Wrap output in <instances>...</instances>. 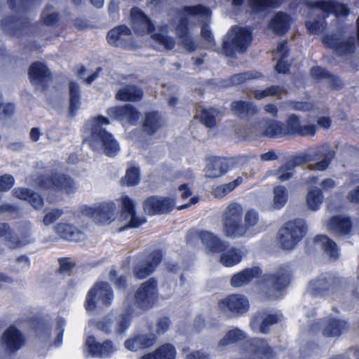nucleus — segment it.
<instances>
[{"instance_id": "nucleus-1", "label": "nucleus", "mask_w": 359, "mask_h": 359, "mask_svg": "<svg viewBox=\"0 0 359 359\" xmlns=\"http://www.w3.org/2000/svg\"><path fill=\"white\" fill-rule=\"evenodd\" d=\"M238 344L241 358L236 359H271L272 351L263 339H249L245 332L238 328L229 330L218 341L217 349L223 351L228 346Z\"/></svg>"}, {"instance_id": "nucleus-2", "label": "nucleus", "mask_w": 359, "mask_h": 359, "mask_svg": "<svg viewBox=\"0 0 359 359\" xmlns=\"http://www.w3.org/2000/svg\"><path fill=\"white\" fill-rule=\"evenodd\" d=\"M180 19L176 27V33L181 39L182 46L188 51H194L196 46L188 34L187 26L191 22L203 23L208 21L211 15L210 10L201 5L184 6L179 12Z\"/></svg>"}, {"instance_id": "nucleus-3", "label": "nucleus", "mask_w": 359, "mask_h": 359, "mask_svg": "<svg viewBox=\"0 0 359 359\" xmlns=\"http://www.w3.org/2000/svg\"><path fill=\"white\" fill-rule=\"evenodd\" d=\"M108 124L109 120L102 116H97L88 122L91 130L89 145L95 151L114 156L119 152L120 146L113 135L102 128V126Z\"/></svg>"}, {"instance_id": "nucleus-4", "label": "nucleus", "mask_w": 359, "mask_h": 359, "mask_svg": "<svg viewBox=\"0 0 359 359\" xmlns=\"http://www.w3.org/2000/svg\"><path fill=\"white\" fill-rule=\"evenodd\" d=\"M306 6L311 9L312 15H322L318 20H309L306 22L308 31L313 34L321 33L325 29L324 19L330 13L337 17H346L351 13L346 5L340 4L334 0H320L318 1H308Z\"/></svg>"}, {"instance_id": "nucleus-5", "label": "nucleus", "mask_w": 359, "mask_h": 359, "mask_svg": "<svg viewBox=\"0 0 359 359\" xmlns=\"http://www.w3.org/2000/svg\"><path fill=\"white\" fill-rule=\"evenodd\" d=\"M334 155L335 153L330 150L327 145H320L294 156L287 163L294 170L297 166L316 161L315 163L308 165L306 169L324 171L330 166Z\"/></svg>"}, {"instance_id": "nucleus-6", "label": "nucleus", "mask_w": 359, "mask_h": 359, "mask_svg": "<svg viewBox=\"0 0 359 359\" xmlns=\"http://www.w3.org/2000/svg\"><path fill=\"white\" fill-rule=\"evenodd\" d=\"M16 16H6L1 21L3 31L9 36H20L30 30V20L22 13L28 8L29 0H8Z\"/></svg>"}, {"instance_id": "nucleus-7", "label": "nucleus", "mask_w": 359, "mask_h": 359, "mask_svg": "<svg viewBox=\"0 0 359 359\" xmlns=\"http://www.w3.org/2000/svg\"><path fill=\"white\" fill-rule=\"evenodd\" d=\"M27 182L50 192L61 191L69 194L76 189L75 182L69 177L50 171L40 173L36 178L28 177Z\"/></svg>"}, {"instance_id": "nucleus-8", "label": "nucleus", "mask_w": 359, "mask_h": 359, "mask_svg": "<svg viewBox=\"0 0 359 359\" xmlns=\"http://www.w3.org/2000/svg\"><path fill=\"white\" fill-rule=\"evenodd\" d=\"M251 41V33L245 28L233 27L223 40V52L227 57H233L236 52H244Z\"/></svg>"}, {"instance_id": "nucleus-9", "label": "nucleus", "mask_w": 359, "mask_h": 359, "mask_svg": "<svg viewBox=\"0 0 359 359\" xmlns=\"http://www.w3.org/2000/svg\"><path fill=\"white\" fill-rule=\"evenodd\" d=\"M305 221L302 219L289 221L279 230L278 240L285 250L292 249L306 233Z\"/></svg>"}, {"instance_id": "nucleus-10", "label": "nucleus", "mask_w": 359, "mask_h": 359, "mask_svg": "<svg viewBox=\"0 0 359 359\" xmlns=\"http://www.w3.org/2000/svg\"><path fill=\"white\" fill-rule=\"evenodd\" d=\"M341 280L332 273H323L310 281L307 294L311 297L324 296L332 294L341 288Z\"/></svg>"}, {"instance_id": "nucleus-11", "label": "nucleus", "mask_w": 359, "mask_h": 359, "mask_svg": "<svg viewBox=\"0 0 359 359\" xmlns=\"http://www.w3.org/2000/svg\"><path fill=\"white\" fill-rule=\"evenodd\" d=\"M114 299V294L107 282L97 283L88 292L85 306L87 311L94 310L97 306H109Z\"/></svg>"}, {"instance_id": "nucleus-12", "label": "nucleus", "mask_w": 359, "mask_h": 359, "mask_svg": "<svg viewBox=\"0 0 359 359\" xmlns=\"http://www.w3.org/2000/svg\"><path fill=\"white\" fill-rule=\"evenodd\" d=\"M221 312L227 317L234 318L245 313L249 309V301L242 294H230L218 303Z\"/></svg>"}, {"instance_id": "nucleus-13", "label": "nucleus", "mask_w": 359, "mask_h": 359, "mask_svg": "<svg viewBox=\"0 0 359 359\" xmlns=\"http://www.w3.org/2000/svg\"><path fill=\"white\" fill-rule=\"evenodd\" d=\"M201 241L210 251L213 252H223L227 244L225 241L220 240L216 235L208 231H199L191 229L187 234V241L195 245Z\"/></svg>"}, {"instance_id": "nucleus-14", "label": "nucleus", "mask_w": 359, "mask_h": 359, "mask_svg": "<svg viewBox=\"0 0 359 359\" xmlns=\"http://www.w3.org/2000/svg\"><path fill=\"white\" fill-rule=\"evenodd\" d=\"M132 309L128 307L125 311L116 316L114 319L105 318L97 321L96 327L105 333H109L114 328L118 334H123L130 325Z\"/></svg>"}, {"instance_id": "nucleus-15", "label": "nucleus", "mask_w": 359, "mask_h": 359, "mask_svg": "<svg viewBox=\"0 0 359 359\" xmlns=\"http://www.w3.org/2000/svg\"><path fill=\"white\" fill-rule=\"evenodd\" d=\"M116 205L113 202L102 203L99 205L89 207L84 206L81 208V212L93 219L100 224H110L114 219Z\"/></svg>"}, {"instance_id": "nucleus-16", "label": "nucleus", "mask_w": 359, "mask_h": 359, "mask_svg": "<svg viewBox=\"0 0 359 359\" xmlns=\"http://www.w3.org/2000/svg\"><path fill=\"white\" fill-rule=\"evenodd\" d=\"M158 298L157 282L150 278L141 284L135 293L136 304L142 309L146 310L153 306Z\"/></svg>"}, {"instance_id": "nucleus-17", "label": "nucleus", "mask_w": 359, "mask_h": 359, "mask_svg": "<svg viewBox=\"0 0 359 359\" xmlns=\"http://www.w3.org/2000/svg\"><path fill=\"white\" fill-rule=\"evenodd\" d=\"M290 280V271L287 266H280L273 275L267 276L265 280L271 288L266 292L269 298H278L280 292L288 285Z\"/></svg>"}, {"instance_id": "nucleus-18", "label": "nucleus", "mask_w": 359, "mask_h": 359, "mask_svg": "<svg viewBox=\"0 0 359 359\" xmlns=\"http://www.w3.org/2000/svg\"><path fill=\"white\" fill-rule=\"evenodd\" d=\"M85 349L92 357L100 358H109L118 350L111 340L98 342L93 336L86 338Z\"/></svg>"}, {"instance_id": "nucleus-19", "label": "nucleus", "mask_w": 359, "mask_h": 359, "mask_svg": "<svg viewBox=\"0 0 359 359\" xmlns=\"http://www.w3.org/2000/svg\"><path fill=\"white\" fill-rule=\"evenodd\" d=\"M121 218L125 220L126 223L121 228L122 230L126 228H137L146 222L144 217L136 215L135 212V205L131 198L128 196H122L121 198Z\"/></svg>"}, {"instance_id": "nucleus-20", "label": "nucleus", "mask_w": 359, "mask_h": 359, "mask_svg": "<svg viewBox=\"0 0 359 359\" xmlns=\"http://www.w3.org/2000/svg\"><path fill=\"white\" fill-rule=\"evenodd\" d=\"M162 260L160 251H154L149 254L144 260L141 261L133 269L135 278L144 279L154 273Z\"/></svg>"}, {"instance_id": "nucleus-21", "label": "nucleus", "mask_w": 359, "mask_h": 359, "mask_svg": "<svg viewBox=\"0 0 359 359\" xmlns=\"http://www.w3.org/2000/svg\"><path fill=\"white\" fill-rule=\"evenodd\" d=\"M20 231V237H18L11 228V232L6 234L5 244L10 249H16L34 241V238L31 235V224L29 222L23 224Z\"/></svg>"}, {"instance_id": "nucleus-22", "label": "nucleus", "mask_w": 359, "mask_h": 359, "mask_svg": "<svg viewBox=\"0 0 359 359\" xmlns=\"http://www.w3.org/2000/svg\"><path fill=\"white\" fill-rule=\"evenodd\" d=\"M323 43L328 48L334 49L337 54L341 56L350 55L355 49L353 37L340 39L334 35H326L323 39Z\"/></svg>"}, {"instance_id": "nucleus-23", "label": "nucleus", "mask_w": 359, "mask_h": 359, "mask_svg": "<svg viewBox=\"0 0 359 359\" xmlns=\"http://www.w3.org/2000/svg\"><path fill=\"white\" fill-rule=\"evenodd\" d=\"M257 137L280 138L284 137L283 123L271 119H262L253 126Z\"/></svg>"}, {"instance_id": "nucleus-24", "label": "nucleus", "mask_w": 359, "mask_h": 359, "mask_svg": "<svg viewBox=\"0 0 359 359\" xmlns=\"http://www.w3.org/2000/svg\"><path fill=\"white\" fill-rule=\"evenodd\" d=\"M281 316L278 313H268L265 311L257 313L252 319L250 327L254 332L267 334L271 327L278 323Z\"/></svg>"}, {"instance_id": "nucleus-25", "label": "nucleus", "mask_w": 359, "mask_h": 359, "mask_svg": "<svg viewBox=\"0 0 359 359\" xmlns=\"http://www.w3.org/2000/svg\"><path fill=\"white\" fill-rule=\"evenodd\" d=\"M130 19L132 27L137 34H150L154 30L153 22L138 8L131 9Z\"/></svg>"}, {"instance_id": "nucleus-26", "label": "nucleus", "mask_w": 359, "mask_h": 359, "mask_svg": "<svg viewBox=\"0 0 359 359\" xmlns=\"http://www.w3.org/2000/svg\"><path fill=\"white\" fill-rule=\"evenodd\" d=\"M175 205L172 199L151 196L147 198L144 203V210L149 215L167 214L170 212Z\"/></svg>"}, {"instance_id": "nucleus-27", "label": "nucleus", "mask_w": 359, "mask_h": 359, "mask_svg": "<svg viewBox=\"0 0 359 359\" xmlns=\"http://www.w3.org/2000/svg\"><path fill=\"white\" fill-rule=\"evenodd\" d=\"M107 115L114 119L125 121L130 125L136 124L140 118L139 111L130 104L109 108Z\"/></svg>"}, {"instance_id": "nucleus-28", "label": "nucleus", "mask_w": 359, "mask_h": 359, "mask_svg": "<svg viewBox=\"0 0 359 359\" xmlns=\"http://www.w3.org/2000/svg\"><path fill=\"white\" fill-rule=\"evenodd\" d=\"M156 341V337L152 332H142L126 339L124 347L130 351H137L141 349L149 348Z\"/></svg>"}, {"instance_id": "nucleus-29", "label": "nucleus", "mask_w": 359, "mask_h": 359, "mask_svg": "<svg viewBox=\"0 0 359 359\" xmlns=\"http://www.w3.org/2000/svg\"><path fill=\"white\" fill-rule=\"evenodd\" d=\"M350 330L349 324L339 318H329L324 321L322 334L325 337L336 338L346 333Z\"/></svg>"}, {"instance_id": "nucleus-30", "label": "nucleus", "mask_w": 359, "mask_h": 359, "mask_svg": "<svg viewBox=\"0 0 359 359\" xmlns=\"http://www.w3.org/2000/svg\"><path fill=\"white\" fill-rule=\"evenodd\" d=\"M29 75L32 83L39 90H43L50 80V73L44 64L38 62L30 66Z\"/></svg>"}, {"instance_id": "nucleus-31", "label": "nucleus", "mask_w": 359, "mask_h": 359, "mask_svg": "<svg viewBox=\"0 0 359 359\" xmlns=\"http://www.w3.org/2000/svg\"><path fill=\"white\" fill-rule=\"evenodd\" d=\"M2 341L8 351L15 352L25 344V337L14 326L9 327L4 333Z\"/></svg>"}, {"instance_id": "nucleus-32", "label": "nucleus", "mask_w": 359, "mask_h": 359, "mask_svg": "<svg viewBox=\"0 0 359 359\" xmlns=\"http://www.w3.org/2000/svg\"><path fill=\"white\" fill-rule=\"evenodd\" d=\"M54 231L61 238L70 241L79 242L86 238L83 231L68 223H57L54 226Z\"/></svg>"}, {"instance_id": "nucleus-33", "label": "nucleus", "mask_w": 359, "mask_h": 359, "mask_svg": "<svg viewBox=\"0 0 359 359\" xmlns=\"http://www.w3.org/2000/svg\"><path fill=\"white\" fill-rule=\"evenodd\" d=\"M131 36L130 29L126 25H120L109 31L107 39L110 45L123 46Z\"/></svg>"}, {"instance_id": "nucleus-34", "label": "nucleus", "mask_w": 359, "mask_h": 359, "mask_svg": "<svg viewBox=\"0 0 359 359\" xmlns=\"http://www.w3.org/2000/svg\"><path fill=\"white\" fill-rule=\"evenodd\" d=\"M261 274L259 267L248 268L236 274L231 278V285L233 287H239L248 284L253 279L258 278Z\"/></svg>"}, {"instance_id": "nucleus-35", "label": "nucleus", "mask_w": 359, "mask_h": 359, "mask_svg": "<svg viewBox=\"0 0 359 359\" xmlns=\"http://www.w3.org/2000/svg\"><path fill=\"white\" fill-rule=\"evenodd\" d=\"M290 22V18L287 14L278 12L271 20L269 24V28L271 29L274 34L282 36L289 29Z\"/></svg>"}, {"instance_id": "nucleus-36", "label": "nucleus", "mask_w": 359, "mask_h": 359, "mask_svg": "<svg viewBox=\"0 0 359 359\" xmlns=\"http://www.w3.org/2000/svg\"><path fill=\"white\" fill-rule=\"evenodd\" d=\"M13 193L15 197L27 201L36 210L43 207V201L41 196L29 189L15 188Z\"/></svg>"}, {"instance_id": "nucleus-37", "label": "nucleus", "mask_w": 359, "mask_h": 359, "mask_svg": "<svg viewBox=\"0 0 359 359\" xmlns=\"http://www.w3.org/2000/svg\"><path fill=\"white\" fill-rule=\"evenodd\" d=\"M142 90L137 86L128 85L121 88L116 94V98L121 101L138 102L143 97Z\"/></svg>"}, {"instance_id": "nucleus-38", "label": "nucleus", "mask_w": 359, "mask_h": 359, "mask_svg": "<svg viewBox=\"0 0 359 359\" xmlns=\"http://www.w3.org/2000/svg\"><path fill=\"white\" fill-rule=\"evenodd\" d=\"M229 169V165L225 159L214 158L208 163L205 170V176L209 178H217L224 175Z\"/></svg>"}, {"instance_id": "nucleus-39", "label": "nucleus", "mask_w": 359, "mask_h": 359, "mask_svg": "<svg viewBox=\"0 0 359 359\" xmlns=\"http://www.w3.org/2000/svg\"><path fill=\"white\" fill-rule=\"evenodd\" d=\"M231 108L233 114L241 118H248L259 112V109L255 104L241 100L233 102Z\"/></svg>"}, {"instance_id": "nucleus-40", "label": "nucleus", "mask_w": 359, "mask_h": 359, "mask_svg": "<svg viewBox=\"0 0 359 359\" xmlns=\"http://www.w3.org/2000/svg\"><path fill=\"white\" fill-rule=\"evenodd\" d=\"M222 232L224 236L233 239L249 236L242 220L224 223Z\"/></svg>"}, {"instance_id": "nucleus-41", "label": "nucleus", "mask_w": 359, "mask_h": 359, "mask_svg": "<svg viewBox=\"0 0 359 359\" xmlns=\"http://www.w3.org/2000/svg\"><path fill=\"white\" fill-rule=\"evenodd\" d=\"M316 247L320 248L330 258L337 259L339 257L338 248L336 243L327 236H317L314 238Z\"/></svg>"}, {"instance_id": "nucleus-42", "label": "nucleus", "mask_w": 359, "mask_h": 359, "mask_svg": "<svg viewBox=\"0 0 359 359\" xmlns=\"http://www.w3.org/2000/svg\"><path fill=\"white\" fill-rule=\"evenodd\" d=\"M351 222L348 217L340 215L332 217L327 224L330 230L344 235L351 231Z\"/></svg>"}, {"instance_id": "nucleus-43", "label": "nucleus", "mask_w": 359, "mask_h": 359, "mask_svg": "<svg viewBox=\"0 0 359 359\" xmlns=\"http://www.w3.org/2000/svg\"><path fill=\"white\" fill-rule=\"evenodd\" d=\"M219 259L220 263L226 266L231 267L239 264L243 257V252L241 249L236 248H226L223 250Z\"/></svg>"}, {"instance_id": "nucleus-44", "label": "nucleus", "mask_w": 359, "mask_h": 359, "mask_svg": "<svg viewBox=\"0 0 359 359\" xmlns=\"http://www.w3.org/2000/svg\"><path fill=\"white\" fill-rule=\"evenodd\" d=\"M323 201L322 190L318 187H311L309 189L306 196V204L311 211L320 209Z\"/></svg>"}, {"instance_id": "nucleus-45", "label": "nucleus", "mask_w": 359, "mask_h": 359, "mask_svg": "<svg viewBox=\"0 0 359 359\" xmlns=\"http://www.w3.org/2000/svg\"><path fill=\"white\" fill-rule=\"evenodd\" d=\"M243 209L242 206L236 203L229 204L223 212L222 224L242 220Z\"/></svg>"}, {"instance_id": "nucleus-46", "label": "nucleus", "mask_w": 359, "mask_h": 359, "mask_svg": "<svg viewBox=\"0 0 359 359\" xmlns=\"http://www.w3.org/2000/svg\"><path fill=\"white\" fill-rule=\"evenodd\" d=\"M163 125L160 114L158 112H149L145 114L143 123L144 130L149 133H154Z\"/></svg>"}, {"instance_id": "nucleus-47", "label": "nucleus", "mask_w": 359, "mask_h": 359, "mask_svg": "<svg viewBox=\"0 0 359 359\" xmlns=\"http://www.w3.org/2000/svg\"><path fill=\"white\" fill-rule=\"evenodd\" d=\"M287 40L283 41L278 45L277 48L274 52L275 55L280 57L278 62L276 65V69L279 73H286L289 69V65L286 61H285V58L287 57Z\"/></svg>"}, {"instance_id": "nucleus-48", "label": "nucleus", "mask_w": 359, "mask_h": 359, "mask_svg": "<svg viewBox=\"0 0 359 359\" xmlns=\"http://www.w3.org/2000/svg\"><path fill=\"white\" fill-rule=\"evenodd\" d=\"M69 114L74 116L80 106V90L77 83L71 81L69 83Z\"/></svg>"}, {"instance_id": "nucleus-49", "label": "nucleus", "mask_w": 359, "mask_h": 359, "mask_svg": "<svg viewBox=\"0 0 359 359\" xmlns=\"http://www.w3.org/2000/svg\"><path fill=\"white\" fill-rule=\"evenodd\" d=\"M243 179L242 177H238L235 180L216 187L212 190V195L215 198H222L232 191L236 187L242 184Z\"/></svg>"}, {"instance_id": "nucleus-50", "label": "nucleus", "mask_w": 359, "mask_h": 359, "mask_svg": "<svg viewBox=\"0 0 359 359\" xmlns=\"http://www.w3.org/2000/svg\"><path fill=\"white\" fill-rule=\"evenodd\" d=\"M259 221V213L256 210L249 209L244 215V226L249 236L254 235L253 228L258 224Z\"/></svg>"}, {"instance_id": "nucleus-51", "label": "nucleus", "mask_w": 359, "mask_h": 359, "mask_svg": "<svg viewBox=\"0 0 359 359\" xmlns=\"http://www.w3.org/2000/svg\"><path fill=\"white\" fill-rule=\"evenodd\" d=\"M300 125V121L297 116L294 114L289 115L285 121V124L283 123L284 137L287 135H297Z\"/></svg>"}, {"instance_id": "nucleus-52", "label": "nucleus", "mask_w": 359, "mask_h": 359, "mask_svg": "<svg viewBox=\"0 0 359 359\" xmlns=\"http://www.w3.org/2000/svg\"><path fill=\"white\" fill-rule=\"evenodd\" d=\"M281 0H250V5L254 12H262L269 8L278 7Z\"/></svg>"}, {"instance_id": "nucleus-53", "label": "nucleus", "mask_w": 359, "mask_h": 359, "mask_svg": "<svg viewBox=\"0 0 359 359\" xmlns=\"http://www.w3.org/2000/svg\"><path fill=\"white\" fill-rule=\"evenodd\" d=\"M151 38L156 43V45L154 46V48L158 50H171L175 47V41L170 36H168L163 34H155L151 35Z\"/></svg>"}, {"instance_id": "nucleus-54", "label": "nucleus", "mask_w": 359, "mask_h": 359, "mask_svg": "<svg viewBox=\"0 0 359 359\" xmlns=\"http://www.w3.org/2000/svg\"><path fill=\"white\" fill-rule=\"evenodd\" d=\"M218 111L213 109H202L198 116L201 122L208 128H213L216 125V116Z\"/></svg>"}, {"instance_id": "nucleus-55", "label": "nucleus", "mask_w": 359, "mask_h": 359, "mask_svg": "<svg viewBox=\"0 0 359 359\" xmlns=\"http://www.w3.org/2000/svg\"><path fill=\"white\" fill-rule=\"evenodd\" d=\"M295 170L287 162L279 168L273 172H269V175H274L279 182H283L290 180L294 175Z\"/></svg>"}, {"instance_id": "nucleus-56", "label": "nucleus", "mask_w": 359, "mask_h": 359, "mask_svg": "<svg viewBox=\"0 0 359 359\" xmlns=\"http://www.w3.org/2000/svg\"><path fill=\"white\" fill-rule=\"evenodd\" d=\"M252 93L257 100H261L268 96H276L280 98L285 93V90L278 86H271L264 90H255Z\"/></svg>"}, {"instance_id": "nucleus-57", "label": "nucleus", "mask_w": 359, "mask_h": 359, "mask_svg": "<svg viewBox=\"0 0 359 359\" xmlns=\"http://www.w3.org/2000/svg\"><path fill=\"white\" fill-rule=\"evenodd\" d=\"M287 192L283 186H276L273 188V207L276 209L283 208L287 201Z\"/></svg>"}, {"instance_id": "nucleus-58", "label": "nucleus", "mask_w": 359, "mask_h": 359, "mask_svg": "<svg viewBox=\"0 0 359 359\" xmlns=\"http://www.w3.org/2000/svg\"><path fill=\"white\" fill-rule=\"evenodd\" d=\"M158 359H175L176 349L171 344H164L154 350Z\"/></svg>"}, {"instance_id": "nucleus-59", "label": "nucleus", "mask_w": 359, "mask_h": 359, "mask_svg": "<svg viewBox=\"0 0 359 359\" xmlns=\"http://www.w3.org/2000/svg\"><path fill=\"white\" fill-rule=\"evenodd\" d=\"M261 77V74L257 72H245L240 74H236L232 76L229 79V83L231 85H239L248 80L259 79Z\"/></svg>"}, {"instance_id": "nucleus-60", "label": "nucleus", "mask_w": 359, "mask_h": 359, "mask_svg": "<svg viewBox=\"0 0 359 359\" xmlns=\"http://www.w3.org/2000/svg\"><path fill=\"white\" fill-rule=\"evenodd\" d=\"M140 182L139 170L135 167L129 168L125 176L121 179V183L126 186H134Z\"/></svg>"}, {"instance_id": "nucleus-61", "label": "nucleus", "mask_w": 359, "mask_h": 359, "mask_svg": "<svg viewBox=\"0 0 359 359\" xmlns=\"http://www.w3.org/2000/svg\"><path fill=\"white\" fill-rule=\"evenodd\" d=\"M41 20L46 25H54L58 20V15L52 6H46L41 15Z\"/></svg>"}, {"instance_id": "nucleus-62", "label": "nucleus", "mask_w": 359, "mask_h": 359, "mask_svg": "<svg viewBox=\"0 0 359 359\" xmlns=\"http://www.w3.org/2000/svg\"><path fill=\"white\" fill-rule=\"evenodd\" d=\"M63 214V211L58 208L50 209L46 211L43 219V224L45 226H49L57 220Z\"/></svg>"}, {"instance_id": "nucleus-63", "label": "nucleus", "mask_w": 359, "mask_h": 359, "mask_svg": "<svg viewBox=\"0 0 359 359\" xmlns=\"http://www.w3.org/2000/svg\"><path fill=\"white\" fill-rule=\"evenodd\" d=\"M201 36L205 41V47L206 48H213L215 43L212 32L207 25H204L201 27Z\"/></svg>"}, {"instance_id": "nucleus-64", "label": "nucleus", "mask_w": 359, "mask_h": 359, "mask_svg": "<svg viewBox=\"0 0 359 359\" xmlns=\"http://www.w3.org/2000/svg\"><path fill=\"white\" fill-rule=\"evenodd\" d=\"M15 111V106L12 103H4L0 96V120L11 116Z\"/></svg>"}]
</instances>
